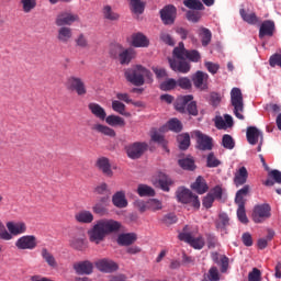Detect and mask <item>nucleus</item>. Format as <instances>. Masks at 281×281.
<instances>
[{"instance_id":"nucleus-48","label":"nucleus","mask_w":281,"mask_h":281,"mask_svg":"<svg viewBox=\"0 0 281 281\" xmlns=\"http://www.w3.org/2000/svg\"><path fill=\"white\" fill-rule=\"evenodd\" d=\"M75 43L76 47L80 49H89V40H87V36L82 33L75 38Z\"/></svg>"},{"instance_id":"nucleus-13","label":"nucleus","mask_w":281,"mask_h":281,"mask_svg":"<svg viewBox=\"0 0 281 281\" xmlns=\"http://www.w3.org/2000/svg\"><path fill=\"white\" fill-rule=\"evenodd\" d=\"M78 19V14L63 11L56 16L55 23L58 27H65V25H74Z\"/></svg>"},{"instance_id":"nucleus-19","label":"nucleus","mask_w":281,"mask_h":281,"mask_svg":"<svg viewBox=\"0 0 281 281\" xmlns=\"http://www.w3.org/2000/svg\"><path fill=\"white\" fill-rule=\"evenodd\" d=\"M214 124L218 131H227V128L234 126V117L229 114H225L224 116L217 115L214 119Z\"/></svg>"},{"instance_id":"nucleus-42","label":"nucleus","mask_w":281,"mask_h":281,"mask_svg":"<svg viewBox=\"0 0 281 281\" xmlns=\"http://www.w3.org/2000/svg\"><path fill=\"white\" fill-rule=\"evenodd\" d=\"M199 35L203 47H207V45L212 43V31H210L209 29L201 27Z\"/></svg>"},{"instance_id":"nucleus-3","label":"nucleus","mask_w":281,"mask_h":281,"mask_svg":"<svg viewBox=\"0 0 281 281\" xmlns=\"http://www.w3.org/2000/svg\"><path fill=\"white\" fill-rule=\"evenodd\" d=\"M125 78L134 87H142L145 82H153V72L142 65H135L125 70Z\"/></svg>"},{"instance_id":"nucleus-31","label":"nucleus","mask_w":281,"mask_h":281,"mask_svg":"<svg viewBox=\"0 0 281 281\" xmlns=\"http://www.w3.org/2000/svg\"><path fill=\"white\" fill-rule=\"evenodd\" d=\"M172 183V179L168 177L166 173L160 172L158 176V181L154 182L156 188L162 189L164 192H170V184Z\"/></svg>"},{"instance_id":"nucleus-53","label":"nucleus","mask_w":281,"mask_h":281,"mask_svg":"<svg viewBox=\"0 0 281 281\" xmlns=\"http://www.w3.org/2000/svg\"><path fill=\"white\" fill-rule=\"evenodd\" d=\"M222 145L227 150H234V146H236V143L234 142V138L229 134H225L222 138Z\"/></svg>"},{"instance_id":"nucleus-9","label":"nucleus","mask_w":281,"mask_h":281,"mask_svg":"<svg viewBox=\"0 0 281 281\" xmlns=\"http://www.w3.org/2000/svg\"><path fill=\"white\" fill-rule=\"evenodd\" d=\"M15 247L20 250L34 251L38 247V238L36 235H24L16 239Z\"/></svg>"},{"instance_id":"nucleus-34","label":"nucleus","mask_w":281,"mask_h":281,"mask_svg":"<svg viewBox=\"0 0 281 281\" xmlns=\"http://www.w3.org/2000/svg\"><path fill=\"white\" fill-rule=\"evenodd\" d=\"M192 190L198 192V194H205L207 190H210V187H207V182H205V179L203 177H198L195 182L191 186Z\"/></svg>"},{"instance_id":"nucleus-39","label":"nucleus","mask_w":281,"mask_h":281,"mask_svg":"<svg viewBox=\"0 0 281 281\" xmlns=\"http://www.w3.org/2000/svg\"><path fill=\"white\" fill-rule=\"evenodd\" d=\"M105 122L106 124H109V126H121L124 127L126 126V121L124 120V117L115 115V114H111L109 116H105Z\"/></svg>"},{"instance_id":"nucleus-1","label":"nucleus","mask_w":281,"mask_h":281,"mask_svg":"<svg viewBox=\"0 0 281 281\" xmlns=\"http://www.w3.org/2000/svg\"><path fill=\"white\" fill-rule=\"evenodd\" d=\"M124 226L121 222L113 218H101L88 231V238L90 243L100 245L110 234H119Z\"/></svg>"},{"instance_id":"nucleus-44","label":"nucleus","mask_w":281,"mask_h":281,"mask_svg":"<svg viewBox=\"0 0 281 281\" xmlns=\"http://www.w3.org/2000/svg\"><path fill=\"white\" fill-rule=\"evenodd\" d=\"M137 194L139 196H155V189L147 184H138Z\"/></svg>"},{"instance_id":"nucleus-63","label":"nucleus","mask_w":281,"mask_h":281,"mask_svg":"<svg viewBox=\"0 0 281 281\" xmlns=\"http://www.w3.org/2000/svg\"><path fill=\"white\" fill-rule=\"evenodd\" d=\"M94 192L97 194H109L111 190H109V184L102 182L101 184L95 187Z\"/></svg>"},{"instance_id":"nucleus-62","label":"nucleus","mask_w":281,"mask_h":281,"mask_svg":"<svg viewBox=\"0 0 281 281\" xmlns=\"http://www.w3.org/2000/svg\"><path fill=\"white\" fill-rule=\"evenodd\" d=\"M134 206L137 207V210L144 214V212H146L148 210V201L145 202L143 200H136L134 202Z\"/></svg>"},{"instance_id":"nucleus-5","label":"nucleus","mask_w":281,"mask_h":281,"mask_svg":"<svg viewBox=\"0 0 281 281\" xmlns=\"http://www.w3.org/2000/svg\"><path fill=\"white\" fill-rule=\"evenodd\" d=\"M231 104L234 108L233 113L237 120H245V101L243 100V91L240 88H233L231 90Z\"/></svg>"},{"instance_id":"nucleus-54","label":"nucleus","mask_w":281,"mask_h":281,"mask_svg":"<svg viewBox=\"0 0 281 281\" xmlns=\"http://www.w3.org/2000/svg\"><path fill=\"white\" fill-rule=\"evenodd\" d=\"M177 87V80L167 79L160 83L161 91H172Z\"/></svg>"},{"instance_id":"nucleus-37","label":"nucleus","mask_w":281,"mask_h":281,"mask_svg":"<svg viewBox=\"0 0 281 281\" xmlns=\"http://www.w3.org/2000/svg\"><path fill=\"white\" fill-rule=\"evenodd\" d=\"M249 190H250L249 186L245 184L241 189H239L236 192L235 203L238 206H245V198L249 194Z\"/></svg>"},{"instance_id":"nucleus-61","label":"nucleus","mask_w":281,"mask_h":281,"mask_svg":"<svg viewBox=\"0 0 281 281\" xmlns=\"http://www.w3.org/2000/svg\"><path fill=\"white\" fill-rule=\"evenodd\" d=\"M176 82H177V86L180 87L181 89H190V87H192V81H190V79L187 77L180 78Z\"/></svg>"},{"instance_id":"nucleus-12","label":"nucleus","mask_w":281,"mask_h":281,"mask_svg":"<svg viewBox=\"0 0 281 281\" xmlns=\"http://www.w3.org/2000/svg\"><path fill=\"white\" fill-rule=\"evenodd\" d=\"M223 199V188L221 186H216L215 188L211 189V191L204 196L202 200V205L206 210H210L212 205H214V201H221Z\"/></svg>"},{"instance_id":"nucleus-29","label":"nucleus","mask_w":281,"mask_h":281,"mask_svg":"<svg viewBox=\"0 0 281 281\" xmlns=\"http://www.w3.org/2000/svg\"><path fill=\"white\" fill-rule=\"evenodd\" d=\"M112 203L115 207L120 210L128 207V200H126V192L117 191L112 196Z\"/></svg>"},{"instance_id":"nucleus-50","label":"nucleus","mask_w":281,"mask_h":281,"mask_svg":"<svg viewBox=\"0 0 281 281\" xmlns=\"http://www.w3.org/2000/svg\"><path fill=\"white\" fill-rule=\"evenodd\" d=\"M227 225H229V216H227V213H220L218 220L216 221L217 229H225Z\"/></svg>"},{"instance_id":"nucleus-16","label":"nucleus","mask_w":281,"mask_h":281,"mask_svg":"<svg viewBox=\"0 0 281 281\" xmlns=\"http://www.w3.org/2000/svg\"><path fill=\"white\" fill-rule=\"evenodd\" d=\"M192 137H195L200 150H212V137L203 134L201 131H194Z\"/></svg>"},{"instance_id":"nucleus-49","label":"nucleus","mask_w":281,"mask_h":281,"mask_svg":"<svg viewBox=\"0 0 281 281\" xmlns=\"http://www.w3.org/2000/svg\"><path fill=\"white\" fill-rule=\"evenodd\" d=\"M167 126L169 131H173L175 133H181L183 131V125L181 124V121L178 119H171L168 123Z\"/></svg>"},{"instance_id":"nucleus-60","label":"nucleus","mask_w":281,"mask_h":281,"mask_svg":"<svg viewBox=\"0 0 281 281\" xmlns=\"http://www.w3.org/2000/svg\"><path fill=\"white\" fill-rule=\"evenodd\" d=\"M187 19H188V21H191L192 23H199V21L201 20V13H199L196 11H188Z\"/></svg>"},{"instance_id":"nucleus-32","label":"nucleus","mask_w":281,"mask_h":281,"mask_svg":"<svg viewBox=\"0 0 281 281\" xmlns=\"http://www.w3.org/2000/svg\"><path fill=\"white\" fill-rule=\"evenodd\" d=\"M88 109L92 113V115H94V117H98V120H106V111L100 104L94 102L89 103Z\"/></svg>"},{"instance_id":"nucleus-64","label":"nucleus","mask_w":281,"mask_h":281,"mask_svg":"<svg viewBox=\"0 0 281 281\" xmlns=\"http://www.w3.org/2000/svg\"><path fill=\"white\" fill-rule=\"evenodd\" d=\"M262 273L258 268H254L251 272L248 274V281H260Z\"/></svg>"},{"instance_id":"nucleus-56","label":"nucleus","mask_w":281,"mask_h":281,"mask_svg":"<svg viewBox=\"0 0 281 281\" xmlns=\"http://www.w3.org/2000/svg\"><path fill=\"white\" fill-rule=\"evenodd\" d=\"M179 166L183 168V170H194V159L192 158L180 159Z\"/></svg>"},{"instance_id":"nucleus-25","label":"nucleus","mask_w":281,"mask_h":281,"mask_svg":"<svg viewBox=\"0 0 281 281\" xmlns=\"http://www.w3.org/2000/svg\"><path fill=\"white\" fill-rule=\"evenodd\" d=\"M94 218L93 213L87 210H81L75 214V221L81 225H91Z\"/></svg>"},{"instance_id":"nucleus-17","label":"nucleus","mask_w":281,"mask_h":281,"mask_svg":"<svg viewBox=\"0 0 281 281\" xmlns=\"http://www.w3.org/2000/svg\"><path fill=\"white\" fill-rule=\"evenodd\" d=\"M95 267L97 269H99V271H102L103 273H113V271H117V269H120L117 262L109 258L98 260L95 262Z\"/></svg>"},{"instance_id":"nucleus-6","label":"nucleus","mask_w":281,"mask_h":281,"mask_svg":"<svg viewBox=\"0 0 281 281\" xmlns=\"http://www.w3.org/2000/svg\"><path fill=\"white\" fill-rule=\"evenodd\" d=\"M192 100H194V97L192 94L179 97L176 101V110L180 113H186L187 108L189 115H199L196 102Z\"/></svg>"},{"instance_id":"nucleus-7","label":"nucleus","mask_w":281,"mask_h":281,"mask_svg":"<svg viewBox=\"0 0 281 281\" xmlns=\"http://www.w3.org/2000/svg\"><path fill=\"white\" fill-rule=\"evenodd\" d=\"M177 199L179 203H184L192 205L195 210L201 207V201H199V195L192 193L190 189H186L183 187L179 188L177 191Z\"/></svg>"},{"instance_id":"nucleus-52","label":"nucleus","mask_w":281,"mask_h":281,"mask_svg":"<svg viewBox=\"0 0 281 281\" xmlns=\"http://www.w3.org/2000/svg\"><path fill=\"white\" fill-rule=\"evenodd\" d=\"M220 165H221V160H218V158H216L214 153H210L206 156V167L207 168H218Z\"/></svg>"},{"instance_id":"nucleus-41","label":"nucleus","mask_w":281,"mask_h":281,"mask_svg":"<svg viewBox=\"0 0 281 281\" xmlns=\"http://www.w3.org/2000/svg\"><path fill=\"white\" fill-rule=\"evenodd\" d=\"M130 8L134 14H144L146 3L142 0H130Z\"/></svg>"},{"instance_id":"nucleus-18","label":"nucleus","mask_w":281,"mask_h":281,"mask_svg":"<svg viewBox=\"0 0 281 281\" xmlns=\"http://www.w3.org/2000/svg\"><path fill=\"white\" fill-rule=\"evenodd\" d=\"M127 43L132 45V47H148L150 45V41L144 33H133L127 37Z\"/></svg>"},{"instance_id":"nucleus-22","label":"nucleus","mask_w":281,"mask_h":281,"mask_svg":"<svg viewBox=\"0 0 281 281\" xmlns=\"http://www.w3.org/2000/svg\"><path fill=\"white\" fill-rule=\"evenodd\" d=\"M109 196L100 198L99 202L92 206V212L99 216H106L109 214Z\"/></svg>"},{"instance_id":"nucleus-10","label":"nucleus","mask_w":281,"mask_h":281,"mask_svg":"<svg viewBox=\"0 0 281 281\" xmlns=\"http://www.w3.org/2000/svg\"><path fill=\"white\" fill-rule=\"evenodd\" d=\"M179 239L188 243L193 249H203V247H205V239H203L202 236H192V233H188V226L179 234Z\"/></svg>"},{"instance_id":"nucleus-36","label":"nucleus","mask_w":281,"mask_h":281,"mask_svg":"<svg viewBox=\"0 0 281 281\" xmlns=\"http://www.w3.org/2000/svg\"><path fill=\"white\" fill-rule=\"evenodd\" d=\"M41 256L43 260L50 267V269H56L58 267V261H56V257L47 248H43L41 251Z\"/></svg>"},{"instance_id":"nucleus-47","label":"nucleus","mask_w":281,"mask_h":281,"mask_svg":"<svg viewBox=\"0 0 281 281\" xmlns=\"http://www.w3.org/2000/svg\"><path fill=\"white\" fill-rule=\"evenodd\" d=\"M103 16L108 21H117V19H120V14L115 13L111 5H105L103 8Z\"/></svg>"},{"instance_id":"nucleus-45","label":"nucleus","mask_w":281,"mask_h":281,"mask_svg":"<svg viewBox=\"0 0 281 281\" xmlns=\"http://www.w3.org/2000/svg\"><path fill=\"white\" fill-rule=\"evenodd\" d=\"M180 150L190 148V134H180L177 137Z\"/></svg>"},{"instance_id":"nucleus-40","label":"nucleus","mask_w":281,"mask_h":281,"mask_svg":"<svg viewBox=\"0 0 281 281\" xmlns=\"http://www.w3.org/2000/svg\"><path fill=\"white\" fill-rule=\"evenodd\" d=\"M70 247H72V249H76L77 251H85L87 249V243L85 241V236L82 237H72L70 239Z\"/></svg>"},{"instance_id":"nucleus-8","label":"nucleus","mask_w":281,"mask_h":281,"mask_svg":"<svg viewBox=\"0 0 281 281\" xmlns=\"http://www.w3.org/2000/svg\"><path fill=\"white\" fill-rule=\"evenodd\" d=\"M65 87L68 91H75L77 95H87V83L78 76H70L66 79Z\"/></svg>"},{"instance_id":"nucleus-21","label":"nucleus","mask_w":281,"mask_h":281,"mask_svg":"<svg viewBox=\"0 0 281 281\" xmlns=\"http://www.w3.org/2000/svg\"><path fill=\"white\" fill-rule=\"evenodd\" d=\"M120 49H122L119 54V63L121 65H131V60L137 56V52L134 50V48H122V46H119Z\"/></svg>"},{"instance_id":"nucleus-14","label":"nucleus","mask_w":281,"mask_h":281,"mask_svg":"<svg viewBox=\"0 0 281 281\" xmlns=\"http://www.w3.org/2000/svg\"><path fill=\"white\" fill-rule=\"evenodd\" d=\"M160 19L164 25H173L177 19V8L175 5H166L160 10Z\"/></svg>"},{"instance_id":"nucleus-26","label":"nucleus","mask_w":281,"mask_h":281,"mask_svg":"<svg viewBox=\"0 0 281 281\" xmlns=\"http://www.w3.org/2000/svg\"><path fill=\"white\" fill-rule=\"evenodd\" d=\"M273 32H276V23L271 20H266L260 25L259 38H265V36H273Z\"/></svg>"},{"instance_id":"nucleus-15","label":"nucleus","mask_w":281,"mask_h":281,"mask_svg":"<svg viewBox=\"0 0 281 281\" xmlns=\"http://www.w3.org/2000/svg\"><path fill=\"white\" fill-rule=\"evenodd\" d=\"M147 148L148 145L146 143H134L128 145L126 147L127 157H130V159H139V157L146 153Z\"/></svg>"},{"instance_id":"nucleus-24","label":"nucleus","mask_w":281,"mask_h":281,"mask_svg":"<svg viewBox=\"0 0 281 281\" xmlns=\"http://www.w3.org/2000/svg\"><path fill=\"white\" fill-rule=\"evenodd\" d=\"M78 276H91L93 273V263L91 261H80L74 265Z\"/></svg>"},{"instance_id":"nucleus-27","label":"nucleus","mask_w":281,"mask_h":281,"mask_svg":"<svg viewBox=\"0 0 281 281\" xmlns=\"http://www.w3.org/2000/svg\"><path fill=\"white\" fill-rule=\"evenodd\" d=\"M74 38V31L68 26H60L57 31V41L67 45Z\"/></svg>"},{"instance_id":"nucleus-20","label":"nucleus","mask_w":281,"mask_h":281,"mask_svg":"<svg viewBox=\"0 0 281 281\" xmlns=\"http://www.w3.org/2000/svg\"><path fill=\"white\" fill-rule=\"evenodd\" d=\"M246 137L248 144H250L251 146H256L258 142H262V139H265L262 133L256 126L247 127Z\"/></svg>"},{"instance_id":"nucleus-11","label":"nucleus","mask_w":281,"mask_h":281,"mask_svg":"<svg viewBox=\"0 0 281 281\" xmlns=\"http://www.w3.org/2000/svg\"><path fill=\"white\" fill-rule=\"evenodd\" d=\"M267 218H271V206L269 204L256 205L252 212V220L256 223H265Z\"/></svg>"},{"instance_id":"nucleus-30","label":"nucleus","mask_w":281,"mask_h":281,"mask_svg":"<svg viewBox=\"0 0 281 281\" xmlns=\"http://www.w3.org/2000/svg\"><path fill=\"white\" fill-rule=\"evenodd\" d=\"M248 177H249V172L247 171V168L240 167L235 172V177H234V183L236 188H240V186H245V183H247Z\"/></svg>"},{"instance_id":"nucleus-28","label":"nucleus","mask_w":281,"mask_h":281,"mask_svg":"<svg viewBox=\"0 0 281 281\" xmlns=\"http://www.w3.org/2000/svg\"><path fill=\"white\" fill-rule=\"evenodd\" d=\"M210 76L207 72H203L201 70L196 71L195 75L193 76V85L196 87V89H207V79Z\"/></svg>"},{"instance_id":"nucleus-58","label":"nucleus","mask_w":281,"mask_h":281,"mask_svg":"<svg viewBox=\"0 0 281 281\" xmlns=\"http://www.w3.org/2000/svg\"><path fill=\"white\" fill-rule=\"evenodd\" d=\"M160 41H162V43H165L166 45H170L171 47H175V40L166 31L160 32Z\"/></svg>"},{"instance_id":"nucleus-35","label":"nucleus","mask_w":281,"mask_h":281,"mask_svg":"<svg viewBox=\"0 0 281 281\" xmlns=\"http://www.w3.org/2000/svg\"><path fill=\"white\" fill-rule=\"evenodd\" d=\"M135 240H137V235H135V233L121 234L117 237V244L122 245L123 247H128V245H133Z\"/></svg>"},{"instance_id":"nucleus-57","label":"nucleus","mask_w":281,"mask_h":281,"mask_svg":"<svg viewBox=\"0 0 281 281\" xmlns=\"http://www.w3.org/2000/svg\"><path fill=\"white\" fill-rule=\"evenodd\" d=\"M23 12H32L36 8V0H21Z\"/></svg>"},{"instance_id":"nucleus-38","label":"nucleus","mask_w":281,"mask_h":281,"mask_svg":"<svg viewBox=\"0 0 281 281\" xmlns=\"http://www.w3.org/2000/svg\"><path fill=\"white\" fill-rule=\"evenodd\" d=\"M91 130L101 133V135H106L108 137H115L116 135L115 130L100 123L92 125Z\"/></svg>"},{"instance_id":"nucleus-2","label":"nucleus","mask_w":281,"mask_h":281,"mask_svg":"<svg viewBox=\"0 0 281 281\" xmlns=\"http://www.w3.org/2000/svg\"><path fill=\"white\" fill-rule=\"evenodd\" d=\"M191 60V63H199L201 60V54L199 50H188L183 42L173 48V59L169 58V65L172 71H179L180 74H188L190 71V64L186 61Z\"/></svg>"},{"instance_id":"nucleus-43","label":"nucleus","mask_w":281,"mask_h":281,"mask_svg":"<svg viewBox=\"0 0 281 281\" xmlns=\"http://www.w3.org/2000/svg\"><path fill=\"white\" fill-rule=\"evenodd\" d=\"M112 109L115 113L120 115H124L125 117H131V112H126V105L121 101L114 100L112 101Z\"/></svg>"},{"instance_id":"nucleus-51","label":"nucleus","mask_w":281,"mask_h":281,"mask_svg":"<svg viewBox=\"0 0 281 281\" xmlns=\"http://www.w3.org/2000/svg\"><path fill=\"white\" fill-rule=\"evenodd\" d=\"M147 207L148 210H150L151 212H157L159 210H162L164 204L161 203V201H159L158 199H149L147 201Z\"/></svg>"},{"instance_id":"nucleus-23","label":"nucleus","mask_w":281,"mask_h":281,"mask_svg":"<svg viewBox=\"0 0 281 281\" xmlns=\"http://www.w3.org/2000/svg\"><path fill=\"white\" fill-rule=\"evenodd\" d=\"M98 170L104 175V177H113V169H111V161L106 157H101L97 159L95 164Z\"/></svg>"},{"instance_id":"nucleus-33","label":"nucleus","mask_w":281,"mask_h":281,"mask_svg":"<svg viewBox=\"0 0 281 281\" xmlns=\"http://www.w3.org/2000/svg\"><path fill=\"white\" fill-rule=\"evenodd\" d=\"M239 14L243 21H245V23H248V25H256L260 23V19L258 18V15H256L255 12H247V10L240 9Z\"/></svg>"},{"instance_id":"nucleus-46","label":"nucleus","mask_w":281,"mask_h":281,"mask_svg":"<svg viewBox=\"0 0 281 281\" xmlns=\"http://www.w3.org/2000/svg\"><path fill=\"white\" fill-rule=\"evenodd\" d=\"M183 5L189 8V10H205V7L201 0H184Z\"/></svg>"},{"instance_id":"nucleus-59","label":"nucleus","mask_w":281,"mask_h":281,"mask_svg":"<svg viewBox=\"0 0 281 281\" xmlns=\"http://www.w3.org/2000/svg\"><path fill=\"white\" fill-rule=\"evenodd\" d=\"M237 218L244 225H247V223H249V218H247V213L245 212V206H238V209H237Z\"/></svg>"},{"instance_id":"nucleus-55","label":"nucleus","mask_w":281,"mask_h":281,"mask_svg":"<svg viewBox=\"0 0 281 281\" xmlns=\"http://www.w3.org/2000/svg\"><path fill=\"white\" fill-rule=\"evenodd\" d=\"M207 280L210 281H220L221 280V272H218V268L216 267H211L207 274H206Z\"/></svg>"},{"instance_id":"nucleus-4","label":"nucleus","mask_w":281,"mask_h":281,"mask_svg":"<svg viewBox=\"0 0 281 281\" xmlns=\"http://www.w3.org/2000/svg\"><path fill=\"white\" fill-rule=\"evenodd\" d=\"M5 227L7 231L0 235L1 240H12L14 236H22L27 232V224L23 221H9Z\"/></svg>"}]
</instances>
